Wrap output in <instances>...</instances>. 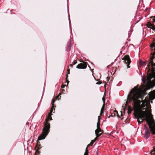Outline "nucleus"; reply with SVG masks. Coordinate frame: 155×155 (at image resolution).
Returning <instances> with one entry per match:
<instances>
[{"instance_id": "1", "label": "nucleus", "mask_w": 155, "mask_h": 155, "mask_svg": "<svg viewBox=\"0 0 155 155\" xmlns=\"http://www.w3.org/2000/svg\"><path fill=\"white\" fill-rule=\"evenodd\" d=\"M143 99L141 92L135 87L128 95L126 103L127 104L128 102L132 103L138 124H140L144 120H146L152 134H155V122L151 112L148 113L145 111L142 110L141 108L145 107L147 104V101L143 100Z\"/></svg>"}, {"instance_id": "2", "label": "nucleus", "mask_w": 155, "mask_h": 155, "mask_svg": "<svg viewBox=\"0 0 155 155\" xmlns=\"http://www.w3.org/2000/svg\"><path fill=\"white\" fill-rule=\"evenodd\" d=\"M142 81L144 84H147L150 85L153 84V86H155V78L153 74H149L148 75L147 78L146 79V76L143 74L142 76Z\"/></svg>"}, {"instance_id": "3", "label": "nucleus", "mask_w": 155, "mask_h": 155, "mask_svg": "<svg viewBox=\"0 0 155 155\" xmlns=\"http://www.w3.org/2000/svg\"><path fill=\"white\" fill-rule=\"evenodd\" d=\"M50 128V126L47 123L45 125V127L42 130L43 132L38 137V141L44 140L45 138L48 133L49 130Z\"/></svg>"}, {"instance_id": "4", "label": "nucleus", "mask_w": 155, "mask_h": 155, "mask_svg": "<svg viewBox=\"0 0 155 155\" xmlns=\"http://www.w3.org/2000/svg\"><path fill=\"white\" fill-rule=\"evenodd\" d=\"M122 60L125 61L126 64H127V68H129L130 66L129 65L131 62V61L129 56L128 55L125 56L122 59Z\"/></svg>"}, {"instance_id": "5", "label": "nucleus", "mask_w": 155, "mask_h": 155, "mask_svg": "<svg viewBox=\"0 0 155 155\" xmlns=\"http://www.w3.org/2000/svg\"><path fill=\"white\" fill-rule=\"evenodd\" d=\"M100 116L98 117V120L97 123V129L95 130V133L96 135H97V133H99L100 132H101V130L100 128Z\"/></svg>"}, {"instance_id": "6", "label": "nucleus", "mask_w": 155, "mask_h": 155, "mask_svg": "<svg viewBox=\"0 0 155 155\" xmlns=\"http://www.w3.org/2000/svg\"><path fill=\"white\" fill-rule=\"evenodd\" d=\"M87 67V65L85 64L81 63L78 64L76 67L78 69H85Z\"/></svg>"}, {"instance_id": "7", "label": "nucleus", "mask_w": 155, "mask_h": 155, "mask_svg": "<svg viewBox=\"0 0 155 155\" xmlns=\"http://www.w3.org/2000/svg\"><path fill=\"white\" fill-rule=\"evenodd\" d=\"M53 110V108H52L51 109L50 113H49L48 114V118L46 120V123L45 124V125L47 123L48 124H49H49H48V123L49 120H52L51 117V113H52Z\"/></svg>"}, {"instance_id": "8", "label": "nucleus", "mask_w": 155, "mask_h": 155, "mask_svg": "<svg viewBox=\"0 0 155 155\" xmlns=\"http://www.w3.org/2000/svg\"><path fill=\"white\" fill-rule=\"evenodd\" d=\"M145 137L146 139H148L150 137V132L147 128L145 127Z\"/></svg>"}, {"instance_id": "9", "label": "nucleus", "mask_w": 155, "mask_h": 155, "mask_svg": "<svg viewBox=\"0 0 155 155\" xmlns=\"http://www.w3.org/2000/svg\"><path fill=\"white\" fill-rule=\"evenodd\" d=\"M149 97L150 99L151 100L155 98V90L151 92L150 94Z\"/></svg>"}, {"instance_id": "10", "label": "nucleus", "mask_w": 155, "mask_h": 155, "mask_svg": "<svg viewBox=\"0 0 155 155\" xmlns=\"http://www.w3.org/2000/svg\"><path fill=\"white\" fill-rule=\"evenodd\" d=\"M94 143V141L92 140L91 141V143L87 145V146L85 152L84 153V155H88V150H87V148L89 147L90 146H92V145Z\"/></svg>"}, {"instance_id": "11", "label": "nucleus", "mask_w": 155, "mask_h": 155, "mask_svg": "<svg viewBox=\"0 0 155 155\" xmlns=\"http://www.w3.org/2000/svg\"><path fill=\"white\" fill-rule=\"evenodd\" d=\"M147 26L148 28H150V29H152L153 31H154L155 29V26L150 22H148Z\"/></svg>"}, {"instance_id": "12", "label": "nucleus", "mask_w": 155, "mask_h": 155, "mask_svg": "<svg viewBox=\"0 0 155 155\" xmlns=\"http://www.w3.org/2000/svg\"><path fill=\"white\" fill-rule=\"evenodd\" d=\"M101 134V133L99 134L97 133V135H96V137L95 138V139L94 140H93L94 141V142L96 141V140H97V139L98 137H100Z\"/></svg>"}, {"instance_id": "13", "label": "nucleus", "mask_w": 155, "mask_h": 155, "mask_svg": "<svg viewBox=\"0 0 155 155\" xmlns=\"http://www.w3.org/2000/svg\"><path fill=\"white\" fill-rule=\"evenodd\" d=\"M104 104H103V106L101 109V113H100V116L103 113V111L104 109Z\"/></svg>"}, {"instance_id": "14", "label": "nucleus", "mask_w": 155, "mask_h": 155, "mask_svg": "<svg viewBox=\"0 0 155 155\" xmlns=\"http://www.w3.org/2000/svg\"><path fill=\"white\" fill-rule=\"evenodd\" d=\"M140 64L141 65H142L145 63L146 62V61H140Z\"/></svg>"}, {"instance_id": "15", "label": "nucleus", "mask_w": 155, "mask_h": 155, "mask_svg": "<svg viewBox=\"0 0 155 155\" xmlns=\"http://www.w3.org/2000/svg\"><path fill=\"white\" fill-rule=\"evenodd\" d=\"M55 101V100H54V99H53L52 100V106L53 107V105H54V104H53V103Z\"/></svg>"}, {"instance_id": "16", "label": "nucleus", "mask_w": 155, "mask_h": 155, "mask_svg": "<svg viewBox=\"0 0 155 155\" xmlns=\"http://www.w3.org/2000/svg\"><path fill=\"white\" fill-rule=\"evenodd\" d=\"M102 100H103V101L104 102V103H105V99L104 97H103L102 98Z\"/></svg>"}, {"instance_id": "17", "label": "nucleus", "mask_w": 155, "mask_h": 155, "mask_svg": "<svg viewBox=\"0 0 155 155\" xmlns=\"http://www.w3.org/2000/svg\"><path fill=\"white\" fill-rule=\"evenodd\" d=\"M68 44H69V45H68V48H69V49H70V45L71 44V43H70V42H69L68 43Z\"/></svg>"}, {"instance_id": "18", "label": "nucleus", "mask_w": 155, "mask_h": 155, "mask_svg": "<svg viewBox=\"0 0 155 155\" xmlns=\"http://www.w3.org/2000/svg\"><path fill=\"white\" fill-rule=\"evenodd\" d=\"M61 94V93H60V94H59V95L57 96V98H56V99H57L59 97H60V96Z\"/></svg>"}, {"instance_id": "19", "label": "nucleus", "mask_w": 155, "mask_h": 155, "mask_svg": "<svg viewBox=\"0 0 155 155\" xmlns=\"http://www.w3.org/2000/svg\"><path fill=\"white\" fill-rule=\"evenodd\" d=\"M65 85L62 84V85H61V87L62 88H64V87H65Z\"/></svg>"}, {"instance_id": "20", "label": "nucleus", "mask_w": 155, "mask_h": 155, "mask_svg": "<svg viewBox=\"0 0 155 155\" xmlns=\"http://www.w3.org/2000/svg\"><path fill=\"white\" fill-rule=\"evenodd\" d=\"M154 18L153 19V21L154 22H155V17H153Z\"/></svg>"}, {"instance_id": "21", "label": "nucleus", "mask_w": 155, "mask_h": 155, "mask_svg": "<svg viewBox=\"0 0 155 155\" xmlns=\"http://www.w3.org/2000/svg\"><path fill=\"white\" fill-rule=\"evenodd\" d=\"M67 82L68 83V84H67L68 85V83H69V81H67Z\"/></svg>"}, {"instance_id": "22", "label": "nucleus", "mask_w": 155, "mask_h": 155, "mask_svg": "<svg viewBox=\"0 0 155 155\" xmlns=\"http://www.w3.org/2000/svg\"><path fill=\"white\" fill-rule=\"evenodd\" d=\"M69 74V71L68 72V73H67V74Z\"/></svg>"}, {"instance_id": "23", "label": "nucleus", "mask_w": 155, "mask_h": 155, "mask_svg": "<svg viewBox=\"0 0 155 155\" xmlns=\"http://www.w3.org/2000/svg\"><path fill=\"white\" fill-rule=\"evenodd\" d=\"M68 75H67V77H66V79H67V78H68Z\"/></svg>"}, {"instance_id": "24", "label": "nucleus", "mask_w": 155, "mask_h": 155, "mask_svg": "<svg viewBox=\"0 0 155 155\" xmlns=\"http://www.w3.org/2000/svg\"><path fill=\"white\" fill-rule=\"evenodd\" d=\"M117 117H119V115H117Z\"/></svg>"}, {"instance_id": "25", "label": "nucleus", "mask_w": 155, "mask_h": 155, "mask_svg": "<svg viewBox=\"0 0 155 155\" xmlns=\"http://www.w3.org/2000/svg\"><path fill=\"white\" fill-rule=\"evenodd\" d=\"M69 21H70V18H69Z\"/></svg>"}, {"instance_id": "26", "label": "nucleus", "mask_w": 155, "mask_h": 155, "mask_svg": "<svg viewBox=\"0 0 155 155\" xmlns=\"http://www.w3.org/2000/svg\"><path fill=\"white\" fill-rule=\"evenodd\" d=\"M115 112H116L117 113V111H116Z\"/></svg>"}]
</instances>
